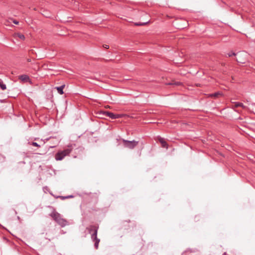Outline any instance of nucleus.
Masks as SVG:
<instances>
[{"label": "nucleus", "instance_id": "nucleus-1", "mask_svg": "<svg viewBox=\"0 0 255 255\" xmlns=\"http://www.w3.org/2000/svg\"><path fill=\"white\" fill-rule=\"evenodd\" d=\"M71 151V149H66L63 151L58 152L55 155V159L57 160H62L65 156L68 155Z\"/></svg>", "mask_w": 255, "mask_h": 255}, {"label": "nucleus", "instance_id": "nucleus-2", "mask_svg": "<svg viewBox=\"0 0 255 255\" xmlns=\"http://www.w3.org/2000/svg\"><path fill=\"white\" fill-rule=\"evenodd\" d=\"M123 143H124V146L125 147L128 148L129 149H133L138 144V141H136L135 140L128 141V140L123 139Z\"/></svg>", "mask_w": 255, "mask_h": 255}, {"label": "nucleus", "instance_id": "nucleus-3", "mask_svg": "<svg viewBox=\"0 0 255 255\" xmlns=\"http://www.w3.org/2000/svg\"><path fill=\"white\" fill-rule=\"evenodd\" d=\"M248 54L245 52H241L238 54V58L237 61L241 63H245L247 60Z\"/></svg>", "mask_w": 255, "mask_h": 255}, {"label": "nucleus", "instance_id": "nucleus-4", "mask_svg": "<svg viewBox=\"0 0 255 255\" xmlns=\"http://www.w3.org/2000/svg\"><path fill=\"white\" fill-rule=\"evenodd\" d=\"M50 216L56 222H57L62 217L60 214L54 210L51 214Z\"/></svg>", "mask_w": 255, "mask_h": 255}, {"label": "nucleus", "instance_id": "nucleus-5", "mask_svg": "<svg viewBox=\"0 0 255 255\" xmlns=\"http://www.w3.org/2000/svg\"><path fill=\"white\" fill-rule=\"evenodd\" d=\"M100 114H102L103 116H107L111 118L112 119H116V115L112 113L107 112V111H102L100 113Z\"/></svg>", "mask_w": 255, "mask_h": 255}, {"label": "nucleus", "instance_id": "nucleus-6", "mask_svg": "<svg viewBox=\"0 0 255 255\" xmlns=\"http://www.w3.org/2000/svg\"><path fill=\"white\" fill-rule=\"evenodd\" d=\"M19 79L23 82H30L29 77L26 75H22L19 76Z\"/></svg>", "mask_w": 255, "mask_h": 255}, {"label": "nucleus", "instance_id": "nucleus-7", "mask_svg": "<svg viewBox=\"0 0 255 255\" xmlns=\"http://www.w3.org/2000/svg\"><path fill=\"white\" fill-rule=\"evenodd\" d=\"M57 223L61 227H64L67 225V221L62 218H61Z\"/></svg>", "mask_w": 255, "mask_h": 255}, {"label": "nucleus", "instance_id": "nucleus-8", "mask_svg": "<svg viewBox=\"0 0 255 255\" xmlns=\"http://www.w3.org/2000/svg\"><path fill=\"white\" fill-rule=\"evenodd\" d=\"M97 231L96 230H95L94 232V233L92 235V237L93 236H95V239L96 240V242H95V246L96 248V249L98 248V244H99V241L100 240H98L97 238Z\"/></svg>", "mask_w": 255, "mask_h": 255}, {"label": "nucleus", "instance_id": "nucleus-9", "mask_svg": "<svg viewBox=\"0 0 255 255\" xmlns=\"http://www.w3.org/2000/svg\"><path fill=\"white\" fill-rule=\"evenodd\" d=\"M158 140H159V141L160 142V143L161 144V145H162V147H164V148H168L167 143L164 140V139H163L162 138L160 137V138H159Z\"/></svg>", "mask_w": 255, "mask_h": 255}, {"label": "nucleus", "instance_id": "nucleus-10", "mask_svg": "<svg viewBox=\"0 0 255 255\" xmlns=\"http://www.w3.org/2000/svg\"><path fill=\"white\" fill-rule=\"evenodd\" d=\"M234 105L232 107L233 109L238 108V107H242L245 109L246 107L241 103H234Z\"/></svg>", "mask_w": 255, "mask_h": 255}, {"label": "nucleus", "instance_id": "nucleus-11", "mask_svg": "<svg viewBox=\"0 0 255 255\" xmlns=\"http://www.w3.org/2000/svg\"><path fill=\"white\" fill-rule=\"evenodd\" d=\"M65 85H63L60 87H56L55 88L57 89L58 92L60 94L62 95L63 94V89L64 88Z\"/></svg>", "mask_w": 255, "mask_h": 255}, {"label": "nucleus", "instance_id": "nucleus-12", "mask_svg": "<svg viewBox=\"0 0 255 255\" xmlns=\"http://www.w3.org/2000/svg\"><path fill=\"white\" fill-rule=\"evenodd\" d=\"M219 96H222V94L220 92H217L213 94H209L208 97H212L214 98H218Z\"/></svg>", "mask_w": 255, "mask_h": 255}, {"label": "nucleus", "instance_id": "nucleus-13", "mask_svg": "<svg viewBox=\"0 0 255 255\" xmlns=\"http://www.w3.org/2000/svg\"><path fill=\"white\" fill-rule=\"evenodd\" d=\"M165 84L167 85H176V86H178V85H180L181 84V83H180V82H178L172 81V82L167 83Z\"/></svg>", "mask_w": 255, "mask_h": 255}, {"label": "nucleus", "instance_id": "nucleus-14", "mask_svg": "<svg viewBox=\"0 0 255 255\" xmlns=\"http://www.w3.org/2000/svg\"><path fill=\"white\" fill-rule=\"evenodd\" d=\"M14 36L18 37V38H19L20 39H21L22 40H24V39H25V37H24V35H23L22 34H21L20 33H15Z\"/></svg>", "mask_w": 255, "mask_h": 255}, {"label": "nucleus", "instance_id": "nucleus-15", "mask_svg": "<svg viewBox=\"0 0 255 255\" xmlns=\"http://www.w3.org/2000/svg\"><path fill=\"white\" fill-rule=\"evenodd\" d=\"M149 22V21H147V22H143V23H141V22L137 23V22H135V23H134V25H136V26H143V25H145L147 24Z\"/></svg>", "mask_w": 255, "mask_h": 255}, {"label": "nucleus", "instance_id": "nucleus-16", "mask_svg": "<svg viewBox=\"0 0 255 255\" xmlns=\"http://www.w3.org/2000/svg\"><path fill=\"white\" fill-rule=\"evenodd\" d=\"M0 87L2 90H5L6 85L3 83V82L0 79Z\"/></svg>", "mask_w": 255, "mask_h": 255}, {"label": "nucleus", "instance_id": "nucleus-17", "mask_svg": "<svg viewBox=\"0 0 255 255\" xmlns=\"http://www.w3.org/2000/svg\"><path fill=\"white\" fill-rule=\"evenodd\" d=\"M128 117V116L126 115H125V114H118V115H116V119L122 118V117Z\"/></svg>", "mask_w": 255, "mask_h": 255}, {"label": "nucleus", "instance_id": "nucleus-18", "mask_svg": "<svg viewBox=\"0 0 255 255\" xmlns=\"http://www.w3.org/2000/svg\"><path fill=\"white\" fill-rule=\"evenodd\" d=\"M12 21L11 20H10V18H9L8 20H7L6 21H5V24L6 25H8L10 23V22Z\"/></svg>", "mask_w": 255, "mask_h": 255}, {"label": "nucleus", "instance_id": "nucleus-19", "mask_svg": "<svg viewBox=\"0 0 255 255\" xmlns=\"http://www.w3.org/2000/svg\"><path fill=\"white\" fill-rule=\"evenodd\" d=\"M10 20L15 24H18L19 23L18 21H17L16 20L13 19L12 18H10Z\"/></svg>", "mask_w": 255, "mask_h": 255}, {"label": "nucleus", "instance_id": "nucleus-20", "mask_svg": "<svg viewBox=\"0 0 255 255\" xmlns=\"http://www.w3.org/2000/svg\"><path fill=\"white\" fill-rule=\"evenodd\" d=\"M31 144L33 146H37V147H40V145L38 144L36 142H32Z\"/></svg>", "mask_w": 255, "mask_h": 255}, {"label": "nucleus", "instance_id": "nucleus-21", "mask_svg": "<svg viewBox=\"0 0 255 255\" xmlns=\"http://www.w3.org/2000/svg\"><path fill=\"white\" fill-rule=\"evenodd\" d=\"M228 55H229V57H231V56H232L236 55V54L235 53H234V52H232L231 53H229Z\"/></svg>", "mask_w": 255, "mask_h": 255}, {"label": "nucleus", "instance_id": "nucleus-22", "mask_svg": "<svg viewBox=\"0 0 255 255\" xmlns=\"http://www.w3.org/2000/svg\"><path fill=\"white\" fill-rule=\"evenodd\" d=\"M103 46H104V47H105V48H107V49H108L109 48V46L108 45H104Z\"/></svg>", "mask_w": 255, "mask_h": 255}, {"label": "nucleus", "instance_id": "nucleus-23", "mask_svg": "<svg viewBox=\"0 0 255 255\" xmlns=\"http://www.w3.org/2000/svg\"><path fill=\"white\" fill-rule=\"evenodd\" d=\"M105 107V108H106V109L111 108L110 106H108V105L106 106Z\"/></svg>", "mask_w": 255, "mask_h": 255}, {"label": "nucleus", "instance_id": "nucleus-24", "mask_svg": "<svg viewBox=\"0 0 255 255\" xmlns=\"http://www.w3.org/2000/svg\"><path fill=\"white\" fill-rule=\"evenodd\" d=\"M27 61H28V62H30V59H28V60H27Z\"/></svg>", "mask_w": 255, "mask_h": 255}]
</instances>
